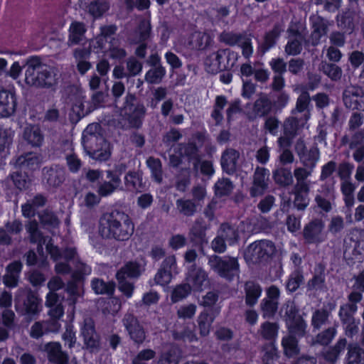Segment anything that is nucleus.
<instances>
[{"mask_svg":"<svg viewBox=\"0 0 364 364\" xmlns=\"http://www.w3.org/2000/svg\"><path fill=\"white\" fill-rule=\"evenodd\" d=\"M326 289L325 267L318 264L315 268V273L307 282L306 289L308 291H323Z\"/></svg>","mask_w":364,"mask_h":364,"instance_id":"20","label":"nucleus"},{"mask_svg":"<svg viewBox=\"0 0 364 364\" xmlns=\"http://www.w3.org/2000/svg\"><path fill=\"white\" fill-rule=\"evenodd\" d=\"M244 291L246 305L249 307H253L262 295V287L257 282L249 280L245 283Z\"/></svg>","mask_w":364,"mask_h":364,"instance_id":"24","label":"nucleus"},{"mask_svg":"<svg viewBox=\"0 0 364 364\" xmlns=\"http://www.w3.org/2000/svg\"><path fill=\"white\" fill-rule=\"evenodd\" d=\"M86 28L83 23L74 21L69 28L68 44L69 46L80 43L84 38Z\"/></svg>","mask_w":364,"mask_h":364,"instance_id":"38","label":"nucleus"},{"mask_svg":"<svg viewBox=\"0 0 364 364\" xmlns=\"http://www.w3.org/2000/svg\"><path fill=\"white\" fill-rule=\"evenodd\" d=\"M23 139L33 146H39L43 140V135L37 125H28L23 131Z\"/></svg>","mask_w":364,"mask_h":364,"instance_id":"39","label":"nucleus"},{"mask_svg":"<svg viewBox=\"0 0 364 364\" xmlns=\"http://www.w3.org/2000/svg\"><path fill=\"white\" fill-rule=\"evenodd\" d=\"M123 324L130 338L136 343H141L146 338V333L138 319L132 314H125L122 319Z\"/></svg>","mask_w":364,"mask_h":364,"instance_id":"9","label":"nucleus"},{"mask_svg":"<svg viewBox=\"0 0 364 364\" xmlns=\"http://www.w3.org/2000/svg\"><path fill=\"white\" fill-rule=\"evenodd\" d=\"M81 335L87 348L91 351L97 349L100 346V337L95 328V323L91 318H86L81 328Z\"/></svg>","mask_w":364,"mask_h":364,"instance_id":"11","label":"nucleus"},{"mask_svg":"<svg viewBox=\"0 0 364 364\" xmlns=\"http://www.w3.org/2000/svg\"><path fill=\"white\" fill-rule=\"evenodd\" d=\"M313 171H311V169H309L306 167L296 168L294 171V175L296 179V183L294 186H309L306 179L311 175Z\"/></svg>","mask_w":364,"mask_h":364,"instance_id":"63","label":"nucleus"},{"mask_svg":"<svg viewBox=\"0 0 364 364\" xmlns=\"http://www.w3.org/2000/svg\"><path fill=\"white\" fill-rule=\"evenodd\" d=\"M15 309L21 316L30 319L36 318L42 309L41 299L31 289H20L15 296Z\"/></svg>","mask_w":364,"mask_h":364,"instance_id":"4","label":"nucleus"},{"mask_svg":"<svg viewBox=\"0 0 364 364\" xmlns=\"http://www.w3.org/2000/svg\"><path fill=\"white\" fill-rule=\"evenodd\" d=\"M277 249L270 240H259L251 243L245 254L247 262L253 264H266L275 255Z\"/></svg>","mask_w":364,"mask_h":364,"instance_id":"5","label":"nucleus"},{"mask_svg":"<svg viewBox=\"0 0 364 364\" xmlns=\"http://www.w3.org/2000/svg\"><path fill=\"white\" fill-rule=\"evenodd\" d=\"M146 164L150 168L154 180L161 183L163 181V171L161 162L159 159L150 156L146 160Z\"/></svg>","mask_w":364,"mask_h":364,"instance_id":"49","label":"nucleus"},{"mask_svg":"<svg viewBox=\"0 0 364 364\" xmlns=\"http://www.w3.org/2000/svg\"><path fill=\"white\" fill-rule=\"evenodd\" d=\"M11 178L14 185L20 190L28 188L31 184V179L26 171L24 173L14 172L11 175Z\"/></svg>","mask_w":364,"mask_h":364,"instance_id":"57","label":"nucleus"},{"mask_svg":"<svg viewBox=\"0 0 364 364\" xmlns=\"http://www.w3.org/2000/svg\"><path fill=\"white\" fill-rule=\"evenodd\" d=\"M192 166V172L196 177L201 175L209 180L213 176L215 172L213 163L210 160H203L201 158L198 159L197 157V160L193 161Z\"/></svg>","mask_w":364,"mask_h":364,"instance_id":"28","label":"nucleus"},{"mask_svg":"<svg viewBox=\"0 0 364 364\" xmlns=\"http://www.w3.org/2000/svg\"><path fill=\"white\" fill-rule=\"evenodd\" d=\"M26 229L29 233V239L31 243H36L41 241L42 233L38 229V224L36 220L28 221L26 225Z\"/></svg>","mask_w":364,"mask_h":364,"instance_id":"62","label":"nucleus"},{"mask_svg":"<svg viewBox=\"0 0 364 364\" xmlns=\"http://www.w3.org/2000/svg\"><path fill=\"white\" fill-rule=\"evenodd\" d=\"M211 36L205 32H196L192 35L189 42L193 48L203 50L209 47L212 42Z\"/></svg>","mask_w":364,"mask_h":364,"instance_id":"41","label":"nucleus"},{"mask_svg":"<svg viewBox=\"0 0 364 364\" xmlns=\"http://www.w3.org/2000/svg\"><path fill=\"white\" fill-rule=\"evenodd\" d=\"M218 58L225 60V65H227V70H229L234 67L237 60L238 54L229 48L219 49Z\"/></svg>","mask_w":364,"mask_h":364,"instance_id":"54","label":"nucleus"},{"mask_svg":"<svg viewBox=\"0 0 364 364\" xmlns=\"http://www.w3.org/2000/svg\"><path fill=\"white\" fill-rule=\"evenodd\" d=\"M364 350L358 344H350L348 348L346 364H363Z\"/></svg>","mask_w":364,"mask_h":364,"instance_id":"43","label":"nucleus"},{"mask_svg":"<svg viewBox=\"0 0 364 364\" xmlns=\"http://www.w3.org/2000/svg\"><path fill=\"white\" fill-rule=\"evenodd\" d=\"M300 338L297 334L291 333L282 338L281 344L286 357L291 358L299 354V342Z\"/></svg>","mask_w":364,"mask_h":364,"instance_id":"26","label":"nucleus"},{"mask_svg":"<svg viewBox=\"0 0 364 364\" xmlns=\"http://www.w3.org/2000/svg\"><path fill=\"white\" fill-rule=\"evenodd\" d=\"M304 283L303 269L300 267L295 268L288 276L285 283V289L288 294L296 292Z\"/></svg>","mask_w":364,"mask_h":364,"instance_id":"31","label":"nucleus"},{"mask_svg":"<svg viewBox=\"0 0 364 364\" xmlns=\"http://www.w3.org/2000/svg\"><path fill=\"white\" fill-rule=\"evenodd\" d=\"M278 330L277 323L265 321L261 326V335L264 340L273 341L277 336Z\"/></svg>","mask_w":364,"mask_h":364,"instance_id":"51","label":"nucleus"},{"mask_svg":"<svg viewBox=\"0 0 364 364\" xmlns=\"http://www.w3.org/2000/svg\"><path fill=\"white\" fill-rule=\"evenodd\" d=\"M43 350L46 353L49 362L54 364H68L69 356L62 350L60 343H47L43 346Z\"/></svg>","mask_w":364,"mask_h":364,"instance_id":"12","label":"nucleus"},{"mask_svg":"<svg viewBox=\"0 0 364 364\" xmlns=\"http://www.w3.org/2000/svg\"><path fill=\"white\" fill-rule=\"evenodd\" d=\"M273 108L272 102L267 97L258 98L253 105L255 113L259 117L267 116Z\"/></svg>","mask_w":364,"mask_h":364,"instance_id":"44","label":"nucleus"},{"mask_svg":"<svg viewBox=\"0 0 364 364\" xmlns=\"http://www.w3.org/2000/svg\"><path fill=\"white\" fill-rule=\"evenodd\" d=\"M279 301L264 299L261 303V309L263 312V316L273 317L277 311Z\"/></svg>","mask_w":364,"mask_h":364,"instance_id":"61","label":"nucleus"},{"mask_svg":"<svg viewBox=\"0 0 364 364\" xmlns=\"http://www.w3.org/2000/svg\"><path fill=\"white\" fill-rule=\"evenodd\" d=\"M38 217L40 219V222L43 225L55 228L60 223V221L57 216L53 212L47 209L39 213Z\"/></svg>","mask_w":364,"mask_h":364,"instance_id":"60","label":"nucleus"},{"mask_svg":"<svg viewBox=\"0 0 364 364\" xmlns=\"http://www.w3.org/2000/svg\"><path fill=\"white\" fill-rule=\"evenodd\" d=\"M234 188L232 181L228 178H219L214 185V193L217 197L229 196Z\"/></svg>","mask_w":364,"mask_h":364,"instance_id":"45","label":"nucleus"},{"mask_svg":"<svg viewBox=\"0 0 364 364\" xmlns=\"http://www.w3.org/2000/svg\"><path fill=\"white\" fill-rule=\"evenodd\" d=\"M273 178L280 187H287L292 184L293 176L290 169L287 168H278L273 171Z\"/></svg>","mask_w":364,"mask_h":364,"instance_id":"42","label":"nucleus"},{"mask_svg":"<svg viewBox=\"0 0 364 364\" xmlns=\"http://www.w3.org/2000/svg\"><path fill=\"white\" fill-rule=\"evenodd\" d=\"M165 75L164 68L161 66H156L154 68L150 69L145 75L146 82L151 84H156L161 81Z\"/></svg>","mask_w":364,"mask_h":364,"instance_id":"59","label":"nucleus"},{"mask_svg":"<svg viewBox=\"0 0 364 364\" xmlns=\"http://www.w3.org/2000/svg\"><path fill=\"white\" fill-rule=\"evenodd\" d=\"M41 159L38 154L28 152L19 156L16 160V166L24 171H33L38 169Z\"/></svg>","mask_w":364,"mask_h":364,"instance_id":"19","label":"nucleus"},{"mask_svg":"<svg viewBox=\"0 0 364 364\" xmlns=\"http://www.w3.org/2000/svg\"><path fill=\"white\" fill-rule=\"evenodd\" d=\"M302 127L303 124H301L300 119L295 117L286 119L283 125V136L279 139V142L285 141L287 144H289Z\"/></svg>","mask_w":364,"mask_h":364,"instance_id":"21","label":"nucleus"},{"mask_svg":"<svg viewBox=\"0 0 364 364\" xmlns=\"http://www.w3.org/2000/svg\"><path fill=\"white\" fill-rule=\"evenodd\" d=\"M336 334L337 329L335 326L328 327L316 336L315 343L326 346L331 343Z\"/></svg>","mask_w":364,"mask_h":364,"instance_id":"48","label":"nucleus"},{"mask_svg":"<svg viewBox=\"0 0 364 364\" xmlns=\"http://www.w3.org/2000/svg\"><path fill=\"white\" fill-rule=\"evenodd\" d=\"M343 144H348L350 149H354L360 146H364V131L359 130L355 132L349 140L347 136L342 138Z\"/></svg>","mask_w":364,"mask_h":364,"instance_id":"56","label":"nucleus"},{"mask_svg":"<svg viewBox=\"0 0 364 364\" xmlns=\"http://www.w3.org/2000/svg\"><path fill=\"white\" fill-rule=\"evenodd\" d=\"M14 95L7 90H0V117H9L15 111Z\"/></svg>","mask_w":364,"mask_h":364,"instance_id":"32","label":"nucleus"},{"mask_svg":"<svg viewBox=\"0 0 364 364\" xmlns=\"http://www.w3.org/2000/svg\"><path fill=\"white\" fill-rule=\"evenodd\" d=\"M107 181L99 184L97 193L101 197H107L117 191L121 185L119 176L113 171H106Z\"/></svg>","mask_w":364,"mask_h":364,"instance_id":"14","label":"nucleus"},{"mask_svg":"<svg viewBox=\"0 0 364 364\" xmlns=\"http://www.w3.org/2000/svg\"><path fill=\"white\" fill-rule=\"evenodd\" d=\"M23 264L21 261H14L6 267V273L3 276V283L9 288H14L18 285L19 275Z\"/></svg>","mask_w":364,"mask_h":364,"instance_id":"17","label":"nucleus"},{"mask_svg":"<svg viewBox=\"0 0 364 364\" xmlns=\"http://www.w3.org/2000/svg\"><path fill=\"white\" fill-rule=\"evenodd\" d=\"M100 125L90 124L82 134V144L87 154L95 160L106 161L110 156L109 145L99 133Z\"/></svg>","mask_w":364,"mask_h":364,"instance_id":"3","label":"nucleus"},{"mask_svg":"<svg viewBox=\"0 0 364 364\" xmlns=\"http://www.w3.org/2000/svg\"><path fill=\"white\" fill-rule=\"evenodd\" d=\"M329 312L324 309L315 310L311 316V324L314 331L319 330L328 320Z\"/></svg>","mask_w":364,"mask_h":364,"instance_id":"47","label":"nucleus"},{"mask_svg":"<svg viewBox=\"0 0 364 364\" xmlns=\"http://www.w3.org/2000/svg\"><path fill=\"white\" fill-rule=\"evenodd\" d=\"M109 8V4L105 0H97L91 2L88 7V12L93 17L102 16Z\"/></svg>","mask_w":364,"mask_h":364,"instance_id":"50","label":"nucleus"},{"mask_svg":"<svg viewBox=\"0 0 364 364\" xmlns=\"http://www.w3.org/2000/svg\"><path fill=\"white\" fill-rule=\"evenodd\" d=\"M175 267L176 259L174 256L167 257L155 276L156 283L161 286L168 284L171 279V272L175 269Z\"/></svg>","mask_w":364,"mask_h":364,"instance_id":"16","label":"nucleus"},{"mask_svg":"<svg viewBox=\"0 0 364 364\" xmlns=\"http://www.w3.org/2000/svg\"><path fill=\"white\" fill-rule=\"evenodd\" d=\"M343 101L348 109L364 111V93L358 88L346 89L343 93Z\"/></svg>","mask_w":364,"mask_h":364,"instance_id":"10","label":"nucleus"},{"mask_svg":"<svg viewBox=\"0 0 364 364\" xmlns=\"http://www.w3.org/2000/svg\"><path fill=\"white\" fill-rule=\"evenodd\" d=\"M205 66L207 72L213 74L227 70V65H225V62H221V58H218V50L210 54L205 58Z\"/></svg>","mask_w":364,"mask_h":364,"instance_id":"40","label":"nucleus"},{"mask_svg":"<svg viewBox=\"0 0 364 364\" xmlns=\"http://www.w3.org/2000/svg\"><path fill=\"white\" fill-rule=\"evenodd\" d=\"M268 170L265 168L257 167L253 177V186L250 193L252 196L261 195L266 190L267 185L265 182V176Z\"/></svg>","mask_w":364,"mask_h":364,"instance_id":"33","label":"nucleus"},{"mask_svg":"<svg viewBox=\"0 0 364 364\" xmlns=\"http://www.w3.org/2000/svg\"><path fill=\"white\" fill-rule=\"evenodd\" d=\"M208 226L206 222L203 218H198L194 222L191 231V240L198 250H203V245L208 242L206 238V230Z\"/></svg>","mask_w":364,"mask_h":364,"instance_id":"13","label":"nucleus"},{"mask_svg":"<svg viewBox=\"0 0 364 364\" xmlns=\"http://www.w3.org/2000/svg\"><path fill=\"white\" fill-rule=\"evenodd\" d=\"M45 305L49 308L48 315L55 318H61L64 314L60 296L56 292H48L46 297Z\"/></svg>","mask_w":364,"mask_h":364,"instance_id":"27","label":"nucleus"},{"mask_svg":"<svg viewBox=\"0 0 364 364\" xmlns=\"http://www.w3.org/2000/svg\"><path fill=\"white\" fill-rule=\"evenodd\" d=\"M100 232L103 237H112L118 240H127L134 232V225L129 216L124 213L115 211L103 218Z\"/></svg>","mask_w":364,"mask_h":364,"instance_id":"2","label":"nucleus"},{"mask_svg":"<svg viewBox=\"0 0 364 364\" xmlns=\"http://www.w3.org/2000/svg\"><path fill=\"white\" fill-rule=\"evenodd\" d=\"M338 26L346 31L351 32L355 27V12L350 10L343 11L337 18Z\"/></svg>","mask_w":364,"mask_h":364,"instance_id":"46","label":"nucleus"},{"mask_svg":"<svg viewBox=\"0 0 364 364\" xmlns=\"http://www.w3.org/2000/svg\"><path fill=\"white\" fill-rule=\"evenodd\" d=\"M65 170L62 167H50L44 173V178L52 187H58L65 180Z\"/></svg>","mask_w":364,"mask_h":364,"instance_id":"34","label":"nucleus"},{"mask_svg":"<svg viewBox=\"0 0 364 364\" xmlns=\"http://www.w3.org/2000/svg\"><path fill=\"white\" fill-rule=\"evenodd\" d=\"M136 100L134 95L128 93L125 97L124 109L128 112L127 120L130 127L139 128L146 114V108L143 104H134Z\"/></svg>","mask_w":364,"mask_h":364,"instance_id":"8","label":"nucleus"},{"mask_svg":"<svg viewBox=\"0 0 364 364\" xmlns=\"http://www.w3.org/2000/svg\"><path fill=\"white\" fill-rule=\"evenodd\" d=\"M141 273V267L136 262H128L117 272V279H126L127 277L137 278Z\"/></svg>","mask_w":364,"mask_h":364,"instance_id":"37","label":"nucleus"},{"mask_svg":"<svg viewBox=\"0 0 364 364\" xmlns=\"http://www.w3.org/2000/svg\"><path fill=\"white\" fill-rule=\"evenodd\" d=\"M310 186H294V207L298 210H304L309 204Z\"/></svg>","mask_w":364,"mask_h":364,"instance_id":"29","label":"nucleus"},{"mask_svg":"<svg viewBox=\"0 0 364 364\" xmlns=\"http://www.w3.org/2000/svg\"><path fill=\"white\" fill-rule=\"evenodd\" d=\"M142 68V63L139 61L136 58H129L126 61V70L129 77V80L132 77L139 75L141 72Z\"/></svg>","mask_w":364,"mask_h":364,"instance_id":"58","label":"nucleus"},{"mask_svg":"<svg viewBox=\"0 0 364 364\" xmlns=\"http://www.w3.org/2000/svg\"><path fill=\"white\" fill-rule=\"evenodd\" d=\"M124 184L128 189L138 191L142 187L140 174L136 171H129L124 177Z\"/></svg>","mask_w":364,"mask_h":364,"instance_id":"52","label":"nucleus"},{"mask_svg":"<svg viewBox=\"0 0 364 364\" xmlns=\"http://www.w3.org/2000/svg\"><path fill=\"white\" fill-rule=\"evenodd\" d=\"M300 161L303 166L314 171L320 158V151L316 146H311L309 150L304 146L302 151L299 153Z\"/></svg>","mask_w":364,"mask_h":364,"instance_id":"30","label":"nucleus"},{"mask_svg":"<svg viewBox=\"0 0 364 364\" xmlns=\"http://www.w3.org/2000/svg\"><path fill=\"white\" fill-rule=\"evenodd\" d=\"M208 263L214 272L228 281L233 280L240 272V264L235 257L213 255Z\"/></svg>","mask_w":364,"mask_h":364,"instance_id":"6","label":"nucleus"},{"mask_svg":"<svg viewBox=\"0 0 364 364\" xmlns=\"http://www.w3.org/2000/svg\"><path fill=\"white\" fill-rule=\"evenodd\" d=\"M358 306L355 304H344L340 306L338 316L341 321L346 322L355 318L354 315L357 312Z\"/></svg>","mask_w":364,"mask_h":364,"instance_id":"55","label":"nucleus"},{"mask_svg":"<svg viewBox=\"0 0 364 364\" xmlns=\"http://www.w3.org/2000/svg\"><path fill=\"white\" fill-rule=\"evenodd\" d=\"M309 20L311 23L312 28L310 36L312 40L311 44L316 46L319 43L321 38L326 35L328 26L325 22V19L320 16H311Z\"/></svg>","mask_w":364,"mask_h":364,"instance_id":"22","label":"nucleus"},{"mask_svg":"<svg viewBox=\"0 0 364 364\" xmlns=\"http://www.w3.org/2000/svg\"><path fill=\"white\" fill-rule=\"evenodd\" d=\"M208 279V274L201 268H197L196 264H193L188 269L186 280L191 283L194 291H201L203 284Z\"/></svg>","mask_w":364,"mask_h":364,"instance_id":"18","label":"nucleus"},{"mask_svg":"<svg viewBox=\"0 0 364 364\" xmlns=\"http://www.w3.org/2000/svg\"><path fill=\"white\" fill-rule=\"evenodd\" d=\"M25 82L38 88H50L57 83V73L54 68L43 64L38 57L27 60L23 66Z\"/></svg>","mask_w":364,"mask_h":364,"instance_id":"1","label":"nucleus"},{"mask_svg":"<svg viewBox=\"0 0 364 364\" xmlns=\"http://www.w3.org/2000/svg\"><path fill=\"white\" fill-rule=\"evenodd\" d=\"M321 70L326 75L333 81L340 80L342 75L341 68L334 63H323L321 65Z\"/></svg>","mask_w":364,"mask_h":364,"instance_id":"53","label":"nucleus"},{"mask_svg":"<svg viewBox=\"0 0 364 364\" xmlns=\"http://www.w3.org/2000/svg\"><path fill=\"white\" fill-rule=\"evenodd\" d=\"M243 38L244 36L241 33L223 31L220 33L219 40L226 45L234 46L237 45Z\"/></svg>","mask_w":364,"mask_h":364,"instance_id":"64","label":"nucleus"},{"mask_svg":"<svg viewBox=\"0 0 364 364\" xmlns=\"http://www.w3.org/2000/svg\"><path fill=\"white\" fill-rule=\"evenodd\" d=\"M215 316L212 309L203 310L198 318L199 332L201 336L205 337L210 333V327L215 320Z\"/></svg>","mask_w":364,"mask_h":364,"instance_id":"35","label":"nucleus"},{"mask_svg":"<svg viewBox=\"0 0 364 364\" xmlns=\"http://www.w3.org/2000/svg\"><path fill=\"white\" fill-rule=\"evenodd\" d=\"M289 32L295 38L287 41L285 46V52L288 55H298L302 51L303 44L308 46L309 40L306 39L304 35L297 29H291Z\"/></svg>","mask_w":364,"mask_h":364,"instance_id":"15","label":"nucleus"},{"mask_svg":"<svg viewBox=\"0 0 364 364\" xmlns=\"http://www.w3.org/2000/svg\"><path fill=\"white\" fill-rule=\"evenodd\" d=\"M299 311V307L294 302L288 304L284 321L289 333H296L299 338H303L306 333L307 323Z\"/></svg>","mask_w":364,"mask_h":364,"instance_id":"7","label":"nucleus"},{"mask_svg":"<svg viewBox=\"0 0 364 364\" xmlns=\"http://www.w3.org/2000/svg\"><path fill=\"white\" fill-rule=\"evenodd\" d=\"M282 31V25L277 23L273 26L271 30L264 33L263 42L259 47L262 53L268 52L277 45Z\"/></svg>","mask_w":364,"mask_h":364,"instance_id":"25","label":"nucleus"},{"mask_svg":"<svg viewBox=\"0 0 364 364\" xmlns=\"http://www.w3.org/2000/svg\"><path fill=\"white\" fill-rule=\"evenodd\" d=\"M239 158V153L233 149L225 150L221 156L220 165L223 172L228 175H232L237 169V162Z\"/></svg>","mask_w":364,"mask_h":364,"instance_id":"23","label":"nucleus"},{"mask_svg":"<svg viewBox=\"0 0 364 364\" xmlns=\"http://www.w3.org/2000/svg\"><path fill=\"white\" fill-rule=\"evenodd\" d=\"M322 228L323 223L318 220H312L306 225L303 230V235L307 243L316 242Z\"/></svg>","mask_w":364,"mask_h":364,"instance_id":"36","label":"nucleus"}]
</instances>
